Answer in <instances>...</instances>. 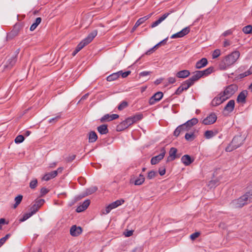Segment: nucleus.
I'll return each instance as SVG.
<instances>
[{
  "label": "nucleus",
  "instance_id": "nucleus-18",
  "mask_svg": "<svg viewBox=\"0 0 252 252\" xmlns=\"http://www.w3.org/2000/svg\"><path fill=\"white\" fill-rule=\"evenodd\" d=\"M189 131L187 128V126H185V125L184 124L178 126L174 132V135L176 137H178L180 134L183 132Z\"/></svg>",
  "mask_w": 252,
  "mask_h": 252
},
{
  "label": "nucleus",
  "instance_id": "nucleus-7",
  "mask_svg": "<svg viewBox=\"0 0 252 252\" xmlns=\"http://www.w3.org/2000/svg\"><path fill=\"white\" fill-rule=\"evenodd\" d=\"M143 118L142 114H138L132 117H129L125 121L127 124V126H129L136 122L141 120Z\"/></svg>",
  "mask_w": 252,
  "mask_h": 252
},
{
  "label": "nucleus",
  "instance_id": "nucleus-64",
  "mask_svg": "<svg viewBox=\"0 0 252 252\" xmlns=\"http://www.w3.org/2000/svg\"><path fill=\"white\" fill-rule=\"evenodd\" d=\"M230 45V42L228 40L225 39L223 42V46L224 47H227Z\"/></svg>",
  "mask_w": 252,
  "mask_h": 252
},
{
  "label": "nucleus",
  "instance_id": "nucleus-12",
  "mask_svg": "<svg viewBox=\"0 0 252 252\" xmlns=\"http://www.w3.org/2000/svg\"><path fill=\"white\" fill-rule=\"evenodd\" d=\"M190 31L189 27H186L183 29L180 32L173 34L171 36V38H181L189 33Z\"/></svg>",
  "mask_w": 252,
  "mask_h": 252
},
{
  "label": "nucleus",
  "instance_id": "nucleus-15",
  "mask_svg": "<svg viewBox=\"0 0 252 252\" xmlns=\"http://www.w3.org/2000/svg\"><path fill=\"white\" fill-rule=\"evenodd\" d=\"M248 95V92L246 90L241 92L237 96V102L238 103H245L246 101V98Z\"/></svg>",
  "mask_w": 252,
  "mask_h": 252
},
{
  "label": "nucleus",
  "instance_id": "nucleus-38",
  "mask_svg": "<svg viewBox=\"0 0 252 252\" xmlns=\"http://www.w3.org/2000/svg\"><path fill=\"white\" fill-rule=\"evenodd\" d=\"M192 85L188 80L183 82L181 85V87L185 91L187 90Z\"/></svg>",
  "mask_w": 252,
  "mask_h": 252
},
{
  "label": "nucleus",
  "instance_id": "nucleus-33",
  "mask_svg": "<svg viewBox=\"0 0 252 252\" xmlns=\"http://www.w3.org/2000/svg\"><path fill=\"white\" fill-rule=\"evenodd\" d=\"M145 181V177L143 175L140 174L139 177L135 180L134 185H142Z\"/></svg>",
  "mask_w": 252,
  "mask_h": 252
},
{
  "label": "nucleus",
  "instance_id": "nucleus-41",
  "mask_svg": "<svg viewBox=\"0 0 252 252\" xmlns=\"http://www.w3.org/2000/svg\"><path fill=\"white\" fill-rule=\"evenodd\" d=\"M158 175V173L154 170H151L148 172L147 178L149 180L152 179Z\"/></svg>",
  "mask_w": 252,
  "mask_h": 252
},
{
  "label": "nucleus",
  "instance_id": "nucleus-53",
  "mask_svg": "<svg viewBox=\"0 0 252 252\" xmlns=\"http://www.w3.org/2000/svg\"><path fill=\"white\" fill-rule=\"evenodd\" d=\"M184 91V89L180 86L176 91L175 94L177 95H180Z\"/></svg>",
  "mask_w": 252,
  "mask_h": 252
},
{
  "label": "nucleus",
  "instance_id": "nucleus-2",
  "mask_svg": "<svg viewBox=\"0 0 252 252\" xmlns=\"http://www.w3.org/2000/svg\"><path fill=\"white\" fill-rule=\"evenodd\" d=\"M251 187L252 189L248 190L245 194L231 202L230 205L232 208H241L245 205L252 202V184Z\"/></svg>",
  "mask_w": 252,
  "mask_h": 252
},
{
  "label": "nucleus",
  "instance_id": "nucleus-52",
  "mask_svg": "<svg viewBox=\"0 0 252 252\" xmlns=\"http://www.w3.org/2000/svg\"><path fill=\"white\" fill-rule=\"evenodd\" d=\"M200 235V233L199 232H195V233H192V234L190 235V238L193 240L194 239H195L196 238H197L199 235Z\"/></svg>",
  "mask_w": 252,
  "mask_h": 252
},
{
  "label": "nucleus",
  "instance_id": "nucleus-25",
  "mask_svg": "<svg viewBox=\"0 0 252 252\" xmlns=\"http://www.w3.org/2000/svg\"><path fill=\"white\" fill-rule=\"evenodd\" d=\"M208 63L207 60L206 58H202L197 62L195 64L196 68L200 69L205 66Z\"/></svg>",
  "mask_w": 252,
  "mask_h": 252
},
{
  "label": "nucleus",
  "instance_id": "nucleus-48",
  "mask_svg": "<svg viewBox=\"0 0 252 252\" xmlns=\"http://www.w3.org/2000/svg\"><path fill=\"white\" fill-rule=\"evenodd\" d=\"M37 185V179H34L31 181L30 183V187L32 189H35Z\"/></svg>",
  "mask_w": 252,
  "mask_h": 252
},
{
  "label": "nucleus",
  "instance_id": "nucleus-8",
  "mask_svg": "<svg viewBox=\"0 0 252 252\" xmlns=\"http://www.w3.org/2000/svg\"><path fill=\"white\" fill-rule=\"evenodd\" d=\"M217 117L215 113H211L202 121V123L205 125L214 124L217 120Z\"/></svg>",
  "mask_w": 252,
  "mask_h": 252
},
{
  "label": "nucleus",
  "instance_id": "nucleus-11",
  "mask_svg": "<svg viewBox=\"0 0 252 252\" xmlns=\"http://www.w3.org/2000/svg\"><path fill=\"white\" fill-rule=\"evenodd\" d=\"M163 93L161 92H158L155 94L150 99L149 104L150 105L154 104L156 102L159 101L163 97Z\"/></svg>",
  "mask_w": 252,
  "mask_h": 252
},
{
  "label": "nucleus",
  "instance_id": "nucleus-32",
  "mask_svg": "<svg viewBox=\"0 0 252 252\" xmlns=\"http://www.w3.org/2000/svg\"><path fill=\"white\" fill-rule=\"evenodd\" d=\"M214 70V68L213 67H210L204 70L199 71V73H200V75L201 77L203 76H207L210 74H211Z\"/></svg>",
  "mask_w": 252,
  "mask_h": 252
},
{
  "label": "nucleus",
  "instance_id": "nucleus-16",
  "mask_svg": "<svg viewBox=\"0 0 252 252\" xmlns=\"http://www.w3.org/2000/svg\"><path fill=\"white\" fill-rule=\"evenodd\" d=\"M19 49L17 50L16 51V55L10 57L7 61L6 66L8 67H12L17 61V55L19 53Z\"/></svg>",
  "mask_w": 252,
  "mask_h": 252
},
{
  "label": "nucleus",
  "instance_id": "nucleus-19",
  "mask_svg": "<svg viewBox=\"0 0 252 252\" xmlns=\"http://www.w3.org/2000/svg\"><path fill=\"white\" fill-rule=\"evenodd\" d=\"M177 150L176 148L172 147L170 149L169 151V156L167 158V161H172L174 160L178 157L176 156Z\"/></svg>",
  "mask_w": 252,
  "mask_h": 252
},
{
  "label": "nucleus",
  "instance_id": "nucleus-9",
  "mask_svg": "<svg viewBox=\"0 0 252 252\" xmlns=\"http://www.w3.org/2000/svg\"><path fill=\"white\" fill-rule=\"evenodd\" d=\"M226 100V99L225 98V97L221 93H220L212 100L211 104L213 106H216L220 104Z\"/></svg>",
  "mask_w": 252,
  "mask_h": 252
},
{
  "label": "nucleus",
  "instance_id": "nucleus-63",
  "mask_svg": "<svg viewBox=\"0 0 252 252\" xmlns=\"http://www.w3.org/2000/svg\"><path fill=\"white\" fill-rule=\"evenodd\" d=\"M150 74V72L149 71H143L140 73V76H145Z\"/></svg>",
  "mask_w": 252,
  "mask_h": 252
},
{
  "label": "nucleus",
  "instance_id": "nucleus-4",
  "mask_svg": "<svg viewBox=\"0 0 252 252\" xmlns=\"http://www.w3.org/2000/svg\"><path fill=\"white\" fill-rule=\"evenodd\" d=\"M244 140L245 139L241 136H235L230 144L226 148V151L229 152L237 149L243 143Z\"/></svg>",
  "mask_w": 252,
  "mask_h": 252
},
{
  "label": "nucleus",
  "instance_id": "nucleus-61",
  "mask_svg": "<svg viewBox=\"0 0 252 252\" xmlns=\"http://www.w3.org/2000/svg\"><path fill=\"white\" fill-rule=\"evenodd\" d=\"M48 192V190L45 188H42L41 189V193L42 194V195H45L46 193H47Z\"/></svg>",
  "mask_w": 252,
  "mask_h": 252
},
{
  "label": "nucleus",
  "instance_id": "nucleus-39",
  "mask_svg": "<svg viewBox=\"0 0 252 252\" xmlns=\"http://www.w3.org/2000/svg\"><path fill=\"white\" fill-rule=\"evenodd\" d=\"M242 31L246 34H249L252 33V26L251 25H248L244 27Z\"/></svg>",
  "mask_w": 252,
  "mask_h": 252
},
{
  "label": "nucleus",
  "instance_id": "nucleus-34",
  "mask_svg": "<svg viewBox=\"0 0 252 252\" xmlns=\"http://www.w3.org/2000/svg\"><path fill=\"white\" fill-rule=\"evenodd\" d=\"M23 199V196L22 195H19L15 198V204L13 206V208L15 209L20 204Z\"/></svg>",
  "mask_w": 252,
  "mask_h": 252
},
{
  "label": "nucleus",
  "instance_id": "nucleus-58",
  "mask_svg": "<svg viewBox=\"0 0 252 252\" xmlns=\"http://www.w3.org/2000/svg\"><path fill=\"white\" fill-rule=\"evenodd\" d=\"M85 210H86L85 207L82 205H81L77 208L76 211L77 212H81L84 211Z\"/></svg>",
  "mask_w": 252,
  "mask_h": 252
},
{
  "label": "nucleus",
  "instance_id": "nucleus-30",
  "mask_svg": "<svg viewBox=\"0 0 252 252\" xmlns=\"http://www.w3.org/2000/svg\"><path fill=\"white\" fill-rule=\"evenodd\" d=\"M89 141L90 143L94 142L97 139V135L94 131H92L89 133Z\"/></svg>",
  "mask_w": 252,
  "mask_h": 252
},
{
  "label": "nucleus",
  "instance_id": "nucleus-49",
  "mask_svg": "<svg viewBox=\"0 0 252 252\" xmlns=\"http://www.w3.org/2000/svg\"><path fill=\"white\" fill-rule=\"evenodd\" d=\"M10 236V234H7L4 237L0 239V247L5 243Z\"/></svg>",
  "mask_w": 252,
  "mask_h": 252
},
{
  "label": "nucleus",
  "instance_id": "nucleus-13",
  "mask_svg": "<svg viewBox=\"0 0 252 252\" xmlns=\"http://www.w3.org/2000/svg\"><path fill=\"white\" fill-rule=\"evenodd\" d=\"M119 115L117 114H105L104 115L100 120L101 123H103L105 122H109L113 120H115L119 118Z\"/></svg>",
  "mask_w": 252,
  "mask_h": 252
},
{
  "label": "nucleus",
  "instance_id": "nucleus-17",
  "mask_svg": "<svg viewBox=\"0 0 252 252\" xmlns=\"http://www.w3.org/2000/svg\"><path fill=\"white\" fill-rule=\"evenodd\" d=\"M82 230L81 227L72 226L70 229V233L73 236H77L82 233Z\"/></svg>",
  "mask_w": 252,
  "mask_h": 252
},
{
  "label": "nucleus",
  "instance_id": "nucleus-40",
  "mask_svg": "<svg viewBox=\"0 0 252 252\" xmlns=\"http://www.w3.org/2000/svg\"><path fill=\"white\" fill-rule=\"evenodd\" d=\"M215 135V133L212 130H207L204 133V136L207 139H210Z\"/></svg>",
  "mask_w": 252,
  "mask_h": 252
},
{
  "label": "nucleus",
  "instance_id": "nucleus-26",
  "mask_svg": "<svg viewBox=\"0 0 252 252\" xmlns=\"http://www.w3.org/2000/svg\"><path fill=\"white\" fill-rule=\"evenodd\" d=\"M97 190V188L95 186L91 187L87 189L83 193V197L87 196L95 192Z\"/></svg>",
  "mask_w": 252,
  "mask_h": 252
},
{
  "label": "nucleus",
  "instance_id": "nucleus-51",
  "mask_svg": "<svg viewBox=\"0 0 252 252\" xmlns=\"http://www.w3.org/2000/svg\"><path fill=\"white\" fill-rule=\"evenodd\" d=\"M233 30L232 29H230L224 32L222 35L224 36H227L231 35L233 33Z\"/></svg>",
  "mask_w": 252,
  "mask_h": 252
},
{
  "label": "nucleus",
  "instance_id": "nucleus-60",
  "mask_svg": "<svg viewBox=\"0 0 252 252\" xmlns=\"http://www.w3.org/2000/svg\"><path fill=\"white\" fill-rule=\"evenodd\" d=\"M75 155H72L66 158V160L68 162H71L75 158Z\"/></svg>",
  "mask_w": 252,
  "mask_h": 252
},
{
  "label": "nucleus",
  "instance_id": "nucleus-21",
  "mask_svg": "<svg viewBox=\"0 0 252 252\" xmlns=\"http://www.w3.org/2000/svg\"><path fill=\"white\" fill-rule=\"evenodd\" d=\"M181 160L186 166L190 165L193 161V159L188 155L183 156L182 157Z\"/></svg>",
  "mask_w": 252,
  "mask_h": 252
},
{
  "label": "nucleus",
  "instance_id": "nucleus-45",
  "mask_svg": "<svg viewBox=\"0 0 252 252\" xmlns=\"http://www.w3.org/2000/svg\"><path fill=\"white\" fill-rule=\"evenodd\" d=\"M32 216V214H31L30 212L28 213H26L23 215L22 218L20 219V221L21 222L24 221Z\"/></svg>",
  "mask_w": 252,
  "mask_h": 252
},
{
  "label": "nucleus",
  "instance_id": "nucleus-20",
  "mask_svg": "<svg viewBox=\"0 0 252 252\" xmlns=\"http://www.w3.org/2000/svg\"><path fill=\"white\" fill-rule=\"evenodd\" d=\"M58 175V171H53L51 172L47 173L42 177V180L44 181H49L51 179L54 178Z\"/></svg>",
  "mask_w": 252,
  "mask_h": 252
},
{
  "label": "nucleus",
  "instance_id": "nucleus-23",
  "mask_svg": "<svg viewBox=\"0 0 252 252\" xmlns=\"http://www.w3.org/2000/svg\"><path fill=\"white\" fill-rule=\"evenodd\" d=\"M201 77V76L200 75V73H199V71H197L194 73V75H193L190 78H189V79H188V80L192 85H193L195 81H197Z\"/></svg>",
  "mask_w": 252,
  "mask_h": 252
},
{
  "label": "nucleus",
  "instance_id": "nucleus-46",
  "mask_svg": "<svg viewBox=\"0 0 252 252\" xmlns=\"http://www.w3.org/2000/svg\"><path fill=\"white\" fill-rule=\"evenodd\" d=\"M220 55V49H216L212 53V58L216 59L219 57Z\"/></svg>",
  "mask_w": 252,
  "mask_h": 252
},
{
  "label": "nucleus",
  "instance_id": "nucleus-1",
  "mask_svg": "<svg viewBox=\"0 0 252 252\" xmlns=\"http://www.w3.org/2000/svg\"><path fill=\"white\" fill-rule=\"evenodd\" d=\"M240 52L235 51L226 56L223 58L219 64V68L221 70H226L233 65L239 59Z\"/></svg>",
  "mask_w": 252,
  "mask_h": 252
},
{
  "label": "nucleus",
  "instance_id": "nucleus-31",
  "mask_svg": "<svg viewBox=\"0 0 252 252\" xmlns=\"http://www.w3.org/2000/svg\"><path fill=\"white\" fill-rule=\"evenodd\" d=\"M41 22V18L40 17L36 18L34 22L31 25L30 27V31H34L37 27L39 25V24Z\"/></svg>",
  "mask_w": 252,
  "mask_h": 252
},
{
  "label": "nucleus",
  "instance_id": "nucleus-47",
  "mask_svg": "<svg viewBox=\"0 0 252 252\" xmlns=\"http://www.w3.org/2000/svg\"><path fill=\"white\" fill-rule=\"evenodd\" d=\"M38 207L35 205V204H33L30 208V213L33 215L38 211Z\"/></svg>",
  "mask_w": 252,
  "mask_h": 252
},
{
  "label": "nucleus",
  "instance_id": "nucleus-54",
  "mask_svg": "<svg viewBox=\"0 0 252 252\" xmlns=\"http://www.w3.org/2000/svg\"><path fill=\"white\" fill-rule=\"evenodd\" d=\"M90 204V200L89 199H87V200H86L85 201H84L82 205L86 209L89 206Z\"/></svg>",
  "mask_w": 252,
  "mask_h": 252
},
{
  "label": "nucleus",
  "instance_id": "nucleus-28",
  "mask_svg": "<svg viewBox=\"0 0 252 252\" xmlns=\"http://www.w3.org/2000/svg\"><path fill=\"white\" fill-rule=\"evenodd\" d=\"M152 13H151L146 16H144L143 17L139 18L136 22L135 23V27H138L141 24L144 23L147 20H148L149 18H150L151 16L152 15Z\"/></svg>",
  "mask_w": 252,
  "mask_h": 252
},
{
  "label": "nucleus",
  "instance_id": "nucleus-14",
  "mask_svg": "<svg viewBox=\"0 0 252 252\" xmlns=\"http://www.w3.org/2000/svg\"><path fill=\"white\" fill-rule=\"evenodd\" d=\"M235 101L234 100H229L226 106L224 107L223 111L226 112L227 114L232 112L234 108Z\"/></svg>",
  "mask_w": 252,
  "mask_h": 252
},
{
  "label": "nucleus",
  "instance_id": "nucleus-24",
  "mask_svg": "<svg viewBox=\"0 0 252 252\" xmlns=\"http://www.w3.org/2000/svg\"><path fill=\"white\" fill-rule=\"evenodd\" d=\"M190 75V72L188 70H183L176 73V76L179 78H185Z\"/></svg>",
  "mask_w": 252,
  "mask_h": 252
},
{
  "label": "nucleus",
  "instance_id": "nucleus-6",
  "mask_svg": "<svg viewBox=\"0 0 252 252\" xmlns=\"http://www.w3.org/2000/svg\"><path fill=\"white\" fill-rule=\"evenodd\" d=\"M124 202V200L123 199L117 200L116 201H114L109 205H108L105 209H103L101 210V213L102 214H108L112 209L117 208L120 205H122Z\"/></svg>",
  "mask_w": 252,
  "mask_h": 252
},
{
  "label": "nucleus",
  "instance_id": "nucleus-57",
  "mask_svg": "<svg viewBox=\"0 0 252 252\" xmlns=\"http://www.w3.org/2000/svg\"><path fill=\"white\" fill-rule=\"evenodd\" d=\"M133 231L132 230H127L126 232H125L124 234L126 237H129L133 234Z\"/></svg>",
  "mask_w": 252,
  "mask_h": 252
},
{
  "label": "nucleus",
  "instance_id": "nucleus-5",
  "mask_svg": "<svg viewBox=\"0 0 252 252\" xmlns=\"http://www.w3.org/2000/svg\"><path fill=\"white\" fill-rule=\"evenodd\" d=\"M237 89L238 87L236 85L231 84L226 87L223 92L221 93L227 99L234 94Z\"/></svg>",
  "mask_w": 252,
  "mask_h": 252
},
{
  "label": "nucleus",
  "instance_id": "nucleus-29",
  "mask_svg": "<svg viewBox=\"0 0 252 252\" xmlns=\"http://www.w3.org/2000/svg\"><path fill=\"white\" fill-rule=\"evenodd\" d=\"M120 73H122V71L110 75L107 77V81L110 82L117 79L120 76Z\"/></svg>",
  "mask_w": 252,
  "mask_h": 252
},
{
  "label": "nucleus",
  "instance_id": "nucleus-56",
  "mask_svg": "<svg viewBox=\"0 0 252 252\" xmlns=\"http://www.w3.org/2000/svg\"><path fill=\"white\" fill-rule=\"evenodd\" d=\"M165 168L164 167H160L158 169L159 174L160 176H163L165 174Z\"/></svg>",
  "mask_w": 252,
  "mask_h": 252
},
{
  "label": "nucleus",
  "instance_id": "nucleus-42",
  "mask_svg": "<svg viewBox=\"0 0 252 252\" xmlns=\"http://www.w3.org/2000/svg\"><path fill=\"white\" fill-rule=\"evenodd\" d=\"M173 12V11L172 10H170L168 12L165 13L158 19L161 22H162L167 17H168Z\"/></svg>",
  "mask_w": 252,
  "mask_h": 252
},
{
  "label": "nucleus",
  "instance_id": "nucleus-35",
  "mask_svg": "<svg viewBox=\"0 0 252 252\" xmlns=\"http://www.w3.org/2000/svg\"><path fill=\"white\" fill-rule=\"evenodd\" d=\"M19 30H20V27L19 26H17V25L15 26L13 30L11 31V32L9 33V36H11L12 37L16 36L18 34Z\"/></svg>",
  "mask_w": 252,
  "mask_h": 252
},
{
  "label": "nucleus",
  "instance_id": "nucleus-59",
  "mask_svg": "<svg viewBox=\"0 0 252 252\" xmlns=\"http://www.w3.org/2000/svg\"><path fill=\"white\" fill-rule=\"evenodd\" d=\"M161 22L159 21V19L154 22L151 25V28H153L158 25Z\"/></svg>",
  "mask_w": 252,
  "mask_h": 252
},
{
  "label": "nucleus",
  "instance_id": "nucleus-3",
  "mask_svg": "<svg viewBox=\"0 0 252 252\" xmlns=\"http://www.w3.org/2000/svg\"><path fill=\"white\" fill-rule=\"evenodd\" d=\"M97 32L94 30L89 34L86 38L84 39L76 47L75 52H79L84 47L90 43L96 36Z\"/></svg>",
  "mask_w": 252,
  "mask_h": 252
},
{
  "label": "nucleus",
  "instance_id": "nucleus-44",
  "mask_svg": "<svg viewBox=\"0 0 252 252\" xmlns=\"http://www.w3.org/2000/svg\"><path fill=\"white\" fill-rule=\"evenodd\" d=\"M128 105V103L126 101H122L121 104L118 106V109L119 110H123L124 108H126Z\"/></svg>",
  "mask_w": 252,
  "mask_h": 252
},
{
  "label": "nucleus",
  "instance_id": "nucleus-36",
  "mask_svg": "<svg viewBox=\"0 0 252 252\" xmlns=\"http://www.w3.org/2000/svg\"><path fill=\"white\" fill-rule=\"evenodd\" d=\"M128 126H127V124H126L125 121H124L122 123H121L120 124H119L117 126V131H122L123 130L126 128H127Z\"/></svg>",
  "mask_w": 252,
  "mask_h": 252
},
{
  "label": "nucleus",
  "instance_id": "nucleus-22",
  "mask_svg": "<svg viewBox=\"0 0 252 252\" xmlns=\"http://www.w3.org/2000/svg\"><path fill=\"white\" fill-rule=\"evenodd\" d=\"M198 122V120L196 118H192L190 120L184 123L185 126H187V129L189 130L192 126L195 125Z\"/></svg>",
  "mask_w": 252,
  "mask_h": 252
},
{
  "label": "nucleus",
  "instance_id": "nucleus-10",
  "mask_svg": "<svg viewBox=\"0 0 252 252\" xmlns=\"http://www.w3.org/2000/svg\"><path fill=\"white\" fill-rule=\"evenodd\" d=\"M165 150L164 148H162L161 150V153L159 155L154 157L151 160V163L152 165H155L158 163L160 160H161L164 157L165 154Z\"/></svg>",
  "mask_w": 252,
  "mask_h": 252
},
{
  "label": "nucleus",
  "instance_id": "nucleus-55",
  "mask_svg": "<svg viewBox=\"0 0 252 252\" xmlns=\"http://www.w3.org/2000/svg\"><path fill=\"white\" fill-rule=\"evenodd\" d=\"M131 73L130 71H127L125 72H123L122 71V73H120V75H121L123 78L126 77L128 75H129Z\"/></svg>",
  "mask_w": 252,
  "mask_h": 252
},
{
  "label": "nucleus",
  "instance_id": "nucleus-43",
  "mask_svg": "<svg viewBox=\"0 0 252 252\" xmlns=\"http://www.w3.org/2000/svg\"><path fill=\"white\" fill-rule=\"evenodd\" d=\"M25 139V138L23 135H19L17 136L15 139V142L17 144L22 143Z\"/></svg>",
  "mask_w": 252,
  "mask_h": 252
},
{
  "label": "nucleus",
  "instance_id": "nucleus-50",
  "mask_svg": "<svg viewBox=\"0 0 252 252\" xmlns=\"http://www.w3.org/2000/svg\"><path fill=\"white\" fill-rule=\"evenodd\" d=\"M44 203V200L43 199H40L37 200L34 204L38 206V208L39 209V208Z\"/></svg>",
  "mask_w": 252,
  "mask_h": 252
},
{
  "label": "nucleus",
  "instance_id": "nucleus-37",
  "mask_svg": "<svg viewBox=\"0 0 252 252\" xmlns=\"http://www.w3.org/2000/svg\"><path fill=\"white\" fill-rule=\"evenodd\" d=\"M185 138L188 141H192L195 138V135L193 132L187 133Z\"/></svg>",
  "mask_w": 252,
  "mask_h": 252
},
{
  "label": "nucleus",
  "instance_id": "nucleus-27",
  "mask_svg": "<svg viewBox=\"0 0 252 252\" xmlns=\"http://www.w3.org/2000/svg\"><path fill=\"white\" fill-rule=\"evenodd\" d=\"M97 131L101 134H106L108 132V129L106 125H102L97 127Z\"/></svg>",
  "mask_w": 252,
  "mask_h": 252
},
{
  "label": "nucleus",
  "instance_id": "nucleus-62",
  "mask_svg": "<svg viewBox=\"0 0 252 252\" xmlns=\"http://www.w3.org/2000/svg\"><path fill=\"white\" fill-rule=\"evenodd\" d=\"M168 81L170 84H173L176 82V79L174 77H169Z\"/></svg>",
  "mask_w": 252,
  "mask_h": 252
}]
</instances>
